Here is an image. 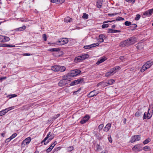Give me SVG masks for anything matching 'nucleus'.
<instances>
[{
	"label": "nucleus",
	"instance_id": "f257e3e1",
	"mask_svg": "<svg viewBox=\"0 0 153 153\" xmlns=\"http://www.w3.org/2000/svg\"><path fill=\"white\" fill-rule=\"evenodd\" d=\"M89 57V55L88 54H82L76 57L74 59V61L75 62L78 63L88 58Z\"/></svg>",
	"mask_w": 153,
	"mask_h": 153
},
{
	"label": "nucleus",
	"instance_id": "f03ea898",
	"mask_svg": "<svg viewBox=\"0 0 153 153\" xmlns=\"http://www.w3.org/2000/svg\"><path fill=\"white\" fill-rule=\"evenodd\" d=\"M120 67L119 66H116L113 68H112L110 71L107 72L105 75L106 77H108L110 76L113 75L116 72V71L117 69H119Z\"/></svg>",
	"mask_w": 153,
	"mask_h": 153
},
{
	"label": "nucleus",
	"instance_id": "7ed1b4c3",
	"mask_svg": "<svg viewBox=\"0 0 153 153\" xmlns=\"http://www.w3.org/2000/svg\"><path fill=\"white\" fill-rule=\"evenodd\" d=\"M68 42V38H63L60 39L57 42L58 45H63L67 43Z\"/></svg>",
	"mask_w": 153,
	"mask_h": 153
},
{
	"label": "nucleus",
	"instance_id": "20e7f679",
	"mask_svg": "<svg viewBox=\"0 0 153 153\" xmlns=\"http://www.w3.org/2000/svg\"><path fill=\"white\" fill-rule=\"evenodd\" d=\"M81 72V71L78 69H75V70L71 71L69 73L70 75L71 78L72 77L76 76L79 74Z\"/></svg>",
	"mask_w": 153,
	"mask_h": 153
},
{
	"label": "nucleus",
	"instance_id": "39448f33",
	"mask_svg": "<svg viewBox=\"0 0 153 153\" xmlns=\"http://www.w3.org/2000/svg\"><path fill=\"white\" fill-rule=\"evenodd\" d=\"M84 81L83 78H79L76 80L73 81L70 84L71 86L75 85L82 83Z\"/></svg>",
	"mask_w": 153,
	"mask_h": 153
},
{
	"label": "nucleus",
	"instance_id": "423d86ee",
	"mask_svg": "<svg viewBox=\"0 0 153 153\" xmlns=\"http://www.w3.org/2000/svg\"><path fill=\"white\" fill-rule=\"evenodd\" d=\"M150 109L149 108L147 114L146 113H144L143 117V119H149L151 117L152 115V111H150Z\"/></svg>",
	"mask_w": 153,
	"mask_h": 153
},
{
	"label": "nucleus",
	"instance_id": "0eeeda50",
	"mask_svg": "<svg viewBox=\"0 0 153 153\" xmlns=\"http://www.w3.org/2000/svg\"><path fill=\"white\" fill-rule=\"evenodd\" d=\"M70 80H65L64 79H62L58 83V85L60 87L65 86L66 84H68L70 82Z\"/></svg>",
	"mask_w": 153,
	"mask_h": 153
},
{
	"label": "nucleus",
	"instance_id": "6e6552de",
	"mask_svg": "<svg viewBox=\"0 0 153 153\" xmlns=\"http://www.w3.org/2000/svg\"><path fill=\"white\" fill-rule=\"evenodd\" d=\"M140 135H135L132 136L131 137L130 142L133 143L137 141H139L140 139Z\"/></svg>",
	"mask_w": 153,
	"mask_h": 153
},
{
	"label": "nucleus",
	"instance_id": "1a4fd4ad",
	"mask_svg": "<svg viewBox=\"0 0 153 153\" xmlns=\"http://www.w3.org/2000/svg\"><path fill=\"white\" fill-rule=\"evenodd\" d=\"M141 144H139L135 145L132 148V150L135 152L140 151L142 149Z\"/></svg>",
	"mask_w": 153,
	"mask_h": 153
},
{
	"label": "nucleus",
	"instance_id": "9d476101",
	"mask_svg": "<svg viewBox=\"0 0 153 153\" xmlns=\"http://www.w3.org/2000/svg\"><path fill=\"white\" fill-rule=\"evenodd\" d=\"M130 45L128 39L125 40L124 41L120 43V47H125V46H128Z\"/></svg>",
	"mask_w": 153,
	"mask_h": 153
},
{
	"label": "nucleus",
	"instance_id": "9b49d317",
	"mask_svg": "<svg viewBox=\"0 0 153 153\" xmlns=\"http://www.w3.org/2000/svg\"><path fill=\"white\" fill-rule=\"evenodd\" d=\"M99 93V91H96V90L90 92L88 95V97H91L94 96H96Z\"/></svg>",
	"mask_w": 153,
	"mask_h": 153
},
{
	"label": "nucleus",
	"instance_id": "f8f14e48",
	"mask_svg": "<svg viewBox=\"0 0 153 153\" xmlns=\"http://www.w3.org/2000/svg\"><path fill=\"white\" fill-rule=\"evenodd\" d=\"M31 140L30 137H28L24 140L22 143V145H23V144L28 145Z\"/></svg>",
	"mask_w": 153,
	"mask_h": 153
},
{
	"label": "nucleus",
	"instance_id": "ddd939ff",
	"mask_svg": "<svg viewBox=\"0 0 153 153\" xmlns=\"http://www.w3.org/2000/svg\"><path fill=\"white\" fill-rule=\"evenodd\" d=\"M152 13H153V8L146 11L143 13V15L144 16H150L152 15Z\"/></svg>",
	"mask_w": 153,
	"mask_h": 153
},
{
	"label": "nucleus",
	"instance_id": "4468645a",
	"mask_svg": "<svg viewBox=\"0 0 153 153\" xmlns=\"http://www.w3.org/2000/svg\"><path fill=\"white\" fill-rule=\"evenodd\" d=\"M128 39L130 45H131L135 43L136 42V38L134 36L131 37Z\"/></svg>",
	"mask_w": 153,
	"mask_h": 153
},
{
	"label": "nucleus",
	"instance_id": "2eb2a0df",
	"mask_svg": "<svg viewBox=\"0 0 153 153\" xmlns=\"http://www.w3.org/2000/svg\"><path fill=\"white\" fill-rule=\"evenodd\" d=\"M111 125L110 123H108L105 126L103 129V131L105 132L108 131L111 127Z\"/></svg>",
	"mask_w": 153,
	"mask_h": 153
},
{
	"label": "nucleus",
	"instance_id": "dca6fc26",
	"mask_svg": "<svg viewBox=\"0 0 153 153\" xmlns=\"http://www.w3.org/2000/svg\"><path fill=\"white\" fill-rule=\"evenodd\" d=\"M106 59H107L105 57H103L102 58H101L97 62L96 64L97 65H99V64L105 61L106 60Z\"/></svg>",
	"mask_w": 153,
	"mask_h": 153
},
{
	"label": "nucleus",
	"instance_id": "f3484780",
	"mask_svg": "<svg viewBox=\"0 0 153 153\" xmlns=\"http://www.w3.org/2000/svg\"><path fill=\"white\" fill-rule=\"evenodd\" d=\"M108 33H120L121 32V31L120 30H114L111 29H108Z\"/></svg>",
	"mask_w": 153,
	"mask_h": 153
},
{
	"label": "nucleus",
	"instance_id": "a211bd4d",
	"mask_svg": "<svg viewBox=\"0 0 153 153\" xmlns=\"http://www.w3.org/2000/svg\"><path fill=\"white\" fill-rule=\"evenodd\" d=\"M153 64V62L152 61H149L147 62L145 64L146 66L148 68H149Z\"/></svg>",
	"mask_w": 153,
	"mask_h": 153
},
{
	"label": "nucleus",
	"instance_id": "6ab92c4d",
	"mask_svg": "<svg viewBox=\"0 0 153 153\" xmlns=\"http://www.w3.org/2000/svg\"><path fill=\"white\" fill-rule=\"evenodd\" d=\"M62 78L63 79H64L65 80H68V79L71 78L69 73L67 74V75L63 76H62Z\"/></svg>",
	"mask_w": 153,
	"mask_h": 153
},
{
	"label": "nucleus",
	"instance_id": "aec40b11",
	"mask_svg": "<svg viewBox=\"0 0 153 153\" xmlns=\"http://www.w3.org/2000/svg\"><path fill=\"white\" fill-rule=\"evenodd\" d=\"M59 65H54L51 67V69L55 72L59 71Z\"/></svg>",
	"mask_w": 153,
	"mask_h": 153
},
{
	"label": "nucleus",
	"instance_id": "412c9836",
	"mask_svg": "<svg viewBox=\"0 0 153 153\" xmlns=\"http://www.w3.org/2000/svg\"><path fill=\"white\" fill-rule=\"evenodd\" d=\"M104 35L103 34H101L99 35V39L98 41L100 42H103L104 41L103 38L105 37Z\"/></svg>",
	"mask_w": 153,
	"mask_h": 153
},
{
	"label": "nucleus",
	"instance_id": "4be33fe9",
	"mask_svg": "<svg viewBox=\"0 0 153 153\" xmlns=\"http://www.w3.org/2000/svg\"><path fill=\"white\" fill-rule=\"evenodd\" d=\"M65 69L66 68L65 66L59 65V71L63 72L65 70Z\"/></svg>",
	"mask_w": 153,
	"mask_h": 153
},
{
	"label": "nucleus",
	"instance_id": "5701e85b",
	"mask_svg": "<svg viewBox=\"0 0 153 153\" xmlns=\"http://www.w3.org/2000/svg\"><path fill=\"white\" fill-rule=\"evenodd\" d=\"M60 49L59 48H51L50 49L48 50V51H51V52H54V51H60Z\"/></svg>",
	"mask_w": 153,
	"mask_h": 153
},
{
	"label": "nucleus",
	"instance_id": "b1692460",
	"mask_svg": "<svg viewBox=\"0 0 153 153\" xmlns=\"http://www.w3.org/2000/svg\"><path fill=\"white\" fill-rule=\"evenodd\" d=\"M25 29L26 26L25 25H24L22 27L16 29V31H22L24 30Z\"/></svg>",
	"mask_w": 153,
	"mask_h": 153
},
{
	"label": "nucleus",
	"instance_id": "393cba45",
	"mask_svg": "<svg viewBox=\"0 0 153 153\" xmlns=\"http://www.w3.org/2000/svg\"><path fill=\"white\" fill-rule=\"evenodd\" d=\"M7 109H5L1 111H0V116H2L5 114L8 111H6Z\"/></svg>",
	"mask_w": 153,
	"mask_h": 153
},
{
	"label": "nucleus",
	"instance_id": "a878e982",
	"mask_svg": "<svg viewBox=\"0 0 153 153\" xmlns=\"http://www.w3.org/2000/svg\"><path fill=\"white\" fill-rule=\"evenodd\" d=\"M142 113L140 111H137L135 114V116L137 117H139L141 116Z\"/></svg>",
	"mask_w": 153,
	"mask_h": 153
},
{
	"label": "nucleus",
	"instance_id": "bb28decb",
	"mask_svg": "<svg viewBox=\"0 0 153 153\" xmlns=\"http://www.w3.org/2000/svg\"><path fill=\"white\" fill-rule=\"evenodd\" d=\"M103 1H97V7L99 8H101L102 5V3Z\"/></svg>",
	"mask_w": 153,
	"mask_h": 153
},
{
	"label": "nucleus",
	"instance_id": "cd10ccee",
	"mask_svg": "<svg viewBox=\"0 0 153 153\" xmlns=\"http://www.w3.org/2000/svg\"><path fill=\"white\" fill-rule=\"evenodd\" d=\"M3 42H8L10 40V38L8 37L7 36H3Z\"/></svg>",
	"mask_w": 153,
	"mask_h": 153
},
{
	"label": "nucleus",
	"instance_id": "c85d7f7f",
	"mask_svg": "<svg viewBox=\"0 0 153 153\" xmlns=\"http://www.w3.org/2000/svg\"><path fill=\"white\" fill-rule=\"evenodd\" d=\"M3 47H15V45H11L7 44H3Z\"/></svg>",
	"mask_w": 153,
	"mask_h": 153
},
{
	"label": "nucleus",
	"instance_id": "c756f323",
	"mask_svg": "<svg viewBox=\"0 0 153 153\" xmlns=\"http://www.w3.org/2000/svg\"><path fill=\"white\" fill-rule=\"evenodd\" d=\"M95 146L96 147V151H100L102 150V148L100 146V145L98 144H97L95 145Z\"/></svg>",
	"mask_w": 153,
	"mask_h": 153
},
{
	"label": "nucleus",
	"instance_id": "7c9ffc66",
	"mask_svg": "<svg viewBox=\"0 0 153 153\" xmlns=\"http://www.w3.org/2000/svg\"><path fill=\"white\" fill-rule=\"evenodd\" d=\"M115 80L113 79H110L108 80L107 82L108 85H112L115 82Z\"/></svg>",
	"mask_w": 153,
	"mask_h": 153
},
{
	"label": "nucleus",
	"instance_id": "2f4dec72",
	"mask_svg": "<svg viewBox=\"0 0 153 153\" xmlns=\"http://www.w3.org/2000/svg\"><path fill=\"white\" fill-rule=\"evenodd\" d=\"M146 66H145V65H143L142 67V68L140 70V71L141 72H143L144 71H145L147 69H148V68H147V67H146Z\"/></svg>",
	"mask_w": 153,
	"mask_h": 153
},
{
	"label": "nucleus",
	"instance_id": "473e14b6",
	"mask_svg": "<svg viewBox=\"0 0 153 153\" xmlns=\"http://www.w3.org/2000/svg\"><path fill=\"white\" fill-rule=\"evenodd\" d=\"M151 141V139L149 138H148L146 140H145L143 142V144H146L149 142H150Z\"/></svg>",
	"mask_w": 153,
	"mask_h": 153
},
{
	"label": "nucleus",
	"instance_id": "72a5a7b5",
	"mask_svg": "<svg viewBox=\"0 0 153 153\" xmlns=\"http://www.w3.org/2000/svg\"><path fill=\"white\" fill-rule=\"evenodd\" d=\"M107 82H101V86L103 87H105L108 85Z\"/></svg>",
	"mask_w": 153,
	"mask_h": 153
},
{
	"label": "nucleus",
	"instance_id": "f704fd0d",
	"mask_svg": "<svg viewBox=\"0 0 153 153\" xmlns=\"http://www.w3.org/2000/svg\"><path fill=\"white\" fill-rule=\"evenodd\" d=\"M71 18H69L68 17H67L65 18L64 19V21L66 22H70L71 20Z\"/></svg>",
	"mask_w": 153,
	"mask_h": 153
},
{
	"label": "nucleus",
	"instance_id": "c9c22d12",
	"mask_svg": "<svg viewBox=\"0 0 153 153\" xmlns=\"http://www.w3.org/2000/svg\"><path fill=\"white\" fill-rule=\"evenodd\" d=\"M99 44L100 43L99 42H97L96 43H93L92 44L90 45V46L91 48H93L96 46H99Z\"/></svg>",
	"mask_w": 153,
	"mask_h": 153
},
{
	"label": "nucleus",
	"instance_id": "e433bc0d",
	"mask_svg": "<svg viewBox=\"0 0 153 153\" xmlns=\"http://www.w3.org/2000/svg\"><path fill=\"white\" fill-rule=\"evenodd\" d=\"M137 27V25L136 24H134L132 25V26H130L131 30H134V29L136 28Z\"/></svg>",
	"mask_w": 153,
	"mask_h": 153
},
{
	"label": "nucleus",
	"instance_id": "4c0bfd02",
	"mask_svg": "<svg viewBox=\"0 0 153 153\" xmlns=\"http://www.w3.org/2000/svg\"><path fill=\"white\" fill-rule=\"evenodd\" d=\"M124 20V18L119 17H118L115 20H114L117 21H120L121 20Z\"/></svg>",
	"mask_w": 153,
	"mask_h": 153
},
{
	"label": "nucleus",
	"instance_id": "58836bf2",
	"mask_svg": "<svg viewBox=\"0 0 153 153\" xmlns=\"http://www.w3.org/2000/svg\"><path fill=\"white\" fill-rule=\"evenodd\" d=\"M82 17L83 19H87L88 18V15L85 13H84Z\"/></svg>",
	"mask_w": 153,
	"mask_h": 153
},
{
	"label": "nucleus",
	"instance_id": "ea45409f",
	"mask_svg": "<svg viewBox=\"0 0 153 153\" xmlns=\"http://www.w3.org/2000/svg\"><path fill=\"white\" fill-rule=\"evenodd\" d=\"M143 149L145 151H148L150 149V148L149 146H146L144 147Z\"/></svg>",
	"mask_w": 153,
	"mask_h": 153
},
{
	"label": "nucleus",
	"instance_id": "a19ab883",
	"mask_svg": "<svg viewBox=\"0 0 153 153\" xmlns=\"http://www.w3.org/2000/svg\"><path fill=\"white\" fill-rule=\"evenodd\" d=\"M131 25L130 22L126 21L125 22V25L126 26H129Z\"/></svg>",
	"mask_w": 153,
	"mask_h": 153
},
{
	"label": "nucleus",
	"instance_id": "79ce46f5",
	"mask_svg": "<svg viewBox=\"0 0 153 153\" xmlns=\"http://www.w3.org/2000/svg\"><path fill=\"white\" fill-rule=\"evenodd\" d=\"M140 14H137L135 18V20H138L140 19Z\"/></svg>",
	"mask_w": 153,
	"mask_h": 153
},
{
	"label": "nucleus",
	"instance_id": "37998d69",
	"mask_svg": "<svg viewBox=\"0 0 153 153\" xmlns=\"http://www.w3.org/2000/svg\"><path fill=\"white\" fill-rule=\"evenodd\" d=\"M89 118V117L88 116H86L84 117L83 118V119L85 120L86 122H87Z\"/></svg>",
	"mask_w": 153,
	"mask_h": 153
},
{
	"label": "nucleus",
	"instance_id": "c03bdc74",
	"mask_svg": "<svg viewBox=\"0 0 153 153\" xmlns=\"http://www.w3.org/2000/svg\"><path fill=\"white\" fill-rule=\"evenodd\" d=\"M84 48L85 49H91V47L90 46V45H88L84 46Z\"/></svg>",
	"mask_w": 153,
	"mask_h": 153
},
{
	"label": "nucleus",
	"instance_id": "a18cd8bd",
	"mask_svg": "<svg viewBox=\"0 0 153 153\" xmlns=\"http://www.w3.org/2000/svg\"><path fill=\"white\" fill-rule=\"evenodd\" d=\"M43 38L44 39V41H46L47 40V36L46 34H43L42 35Z\"/></svg>",
	"mask_w": 153,
	"mask_h": 153
},
{
	"label": "nucleus",
	"instance_id": "49530a36",
	"mask_svg": "<svg viewBox=\"0 0 153 153\" xmlns=\"http://www.w3.org/2000/svg\"><path fill=\"white\" fill-rule=\"evenodd\" d=\"M74 149V148L73 146H70L67 148V150L68 151H71Z\"/></svg>",
	"mask_w": 153,
	"mask_h": 153
},
{
	"label": "nucleus",
	"instance_id": "de8ad7c7",
	"mask_svg": "<svg viewBox=\"0 0 153 153\" xmlns=\"http://www.w3.org/2000/svg\"><path fill=\"white\" fill-rule=\"evenodd\" d=\"M17 134L16 133H14L13 134H12V135L10 136V138H11V139H13V138H14V137H15L17 135Z\"/></svg>",
	"mask_w": 153,
	"mask_h": 153
},
{
	"label": "nucleus",
	"instance_id": "09e8293b",
	"mask_svg": "<svg viewBox=\"0 0 153 153\" xmlns=\"http://www.w3.org/2000/svg\"><path fill=\"white\" fill-rule=\"evenodd\" d=\"M108 27V24H104L102 25V27L103 28H104L105 27Z\"/></svg>",
	"mask_w": 153,
	"mask_h": 153
},
{
	"label": "nucleus",
	"instance_id": "8fccbe9b",
	"mask_svg": "<svg viewBox=\"0 0 153 153\" xmlns=\"http://www.w3.org/2000/svg\"><path fill=\"white\" fill-rule=\"evenodd\" d=\"M127 2H132V3H134L135 2V0H125Z\"/></svg>",
	"mask_w": 153,
	"mask_h": 153
},
{
	"label": "nucleus",
	"instance_id": "3c124183",
	"mask_svg": "<svg viewBox=\"0 0 153 153\" xmlns=\"http://www.w3.org/2000/svg\"><path fill=\"white\" fill-rule=\"evenodd\" d=\"M103 127V124H101L99 126L98 128L99 129V130H101Z\"/></svg>",
	"mask_w": 153,
	"mask_h": 153
},
{
	"label": "nucleus",
	"instance_id": "603ef678",
	"mask_svg": "<svg viewBox=\"0 0 153 153\" xmlns=\"http://www.w3.org/2000/svg\"><path fill=\"white\" fill-rule=\"evenodd\" d=\"M119 14V13H109L108 14V15L109 16H114L117 14Z\"/></svg>",
	"mask_w": 153,
	"mask_h": 153
},
{
	"label": "nucleus",
	"instance_id": "864d4df0",
	"mask_svg": "<svg viewBox=\"0 0 153 153\" xmlns=\"http://www.w3.org/2000/svg\"><path fill=\"white\" fill-rule=\"evenodd\" d=\"M3 36L0 35V42H3Z\"/></svg>",
	"mask_w": 153,
	"mask_h": 153
},
{
	"label": "nucleus",
	"instance_id": "5fc2aeb1",
	"mask_svg": "<svg viewBox=\"0 0 153 153\" xmlns=\"http://www.w3.org/2000/svg\"><path fill=\"white\" fill-rule=\"evenodd\" d=\"M58 0H51V1L52 3H58Z\"/></svg>",
	"mask_w": 153,
	"mask_h": 153
},
{
	"label": "nucleus",
	"instance_id": "6e6d98bb",
	"mask_svg": "<svg viewBox=\"0 0 153 153\" xmlns=\"http://www.w3.org/2000/svg\"><path fill=\"white\" fill-rule=\"evenodd\" d=\"M60 116V114H58L56 115L55 116H54L53 117V119L54 120L57 118L58 117H59Z\"/></svg>",
	"mask_w": 153,
	"mask_h": 153
},
{
	"label": "nucleus",
	"instance_id": "4d7b16f0",
	"mask_svg": "<svg viewBox=\"0 0 153 153\" xmlns=\"http://www.w3.org/2000/svg\"><path fill=\"white\" fill-rule=\"evenodd\" d=\"M49 137L50 138L48 139V140H52L54 137L53 135L52 134H50Z\"/></svg>",
	"mask_w": 153,
	"mask_h": 153
},
{
	"label": "nucleus",
	"instance_id": "13d9d810",
	"mask_svg": "<svg viewBox=\"0 0 153 153\" xmlns=\"http://www.w3.org/2000/svg\"><path fill=\"white\" fill-rule=\"evenodd\" d=\"M14 108V106H12V107H10L8 108H6L7 109V110H6V111H8L9 110H11L12 109H13Z\"/></svg>",
	"mask_w": 153,
	"mask_h": 153
},
{
	"label": "nucleus",
	"instance_id": "bf43d9fd",
	"mask_svg": "<svg viewBox=\"0 0 153 153\" xmlns=\"http://www.w3.org/2000/svg\"><path fill=\"white\" fill-rule=\"evenodd\" d=\"M32 54L29 53H24L23 54V55L24 56H30Z\"/></svg>",
	"mask_w": 153,
	"mask_h": 153
},
{
	"label": "nucleus",
	"instance_id": "052dcab7",
	"mask_svg": "<svg viewBox=\"0 0 153 153\" xmlns=\"http://www.w3.org/2000/svg\"><path fill=\"white\" fill-rule=\"evenodd\" d=\"M108 140L111 143L112 142V140L111 136L108 137Z\"/></svg>",
	"mask_w": 153,
	"mask_h": 153
},
{
	"label": "nucleus",
	"instance_id": "680f3d73",
	"mask_svg": "<svg viewBox=\"0 0 153 153\" xmlns=\"http://www.w3.org/2000/svg\"><path fill=\"white\" fill-rule=\"evenodd\" d=\"M86 122L85 121V120H84L83 119L80 121V123L81 124H84Z\"/></svg>",
	"mask_w": 153,
	"mask_h": 153
},
{
	"label": "nucleus",
	"instance_id": "e2e57ef3",
	"mask_svg": "<svg viewBox=\"0 0 153 153\" xmlns=\"http://www.w3.org/2000/svg\"><path fill=\"white\" fill-rule=\"evenodd\" d=\"M52 149L49 147L46 150L47 152H50Z\"/></svg>",
	"mask_w": 153,
	"mask_h": 153
},
{
	"label": "nucleus",
	"instance_id": "0e129e2a",
	"mask_svg": "<svg viewBox=\"0 0 153 153\" xmlns=\"http://www.w3.org/2000/svg\"><path fill=\"white\" fill-rule=\"evenodd\" d=\"M7 78V77H0V79H1V81H2L4 79H5Z\"/></svg>",
	"mask_w": 153,
	"mask_h": 153
},
{
	"label": "nucleus",
	"instance_id": "69168bd1",
	"mask_svg": "<svg viewBox=\"0 0 153 153\" xmlns=\"http://www.w3.org/2000/svg\"><path fill=\"white\" fill-rule=\"evenodd\" d=\"M58 3H62L64 2L65 1V0H58Z\"/></svg>",
	"mask_w": 153,
	"mask_h": 153
},
{
	"label": "nucleus",
	"instance_id": "338daca9",
	"mask_svg": "<svg viewBox=\"0 0 153 153\" xmlns=\"http://www.w3.org/2000/svg\"><path fill=\"white\" fill-rule=\"evenodd\" d=\"M115 21V20H112V21H105V22H103V23H108L109 22H112Z\"/></svg>",
	"mask_w": 153,
	"mask_h": 153
},
{
	"label": "nucleus",
	"instance_id": "774afa93",
	"mask_svg": "<svg viewBox=\"0 0 153 153\" xmlns=\"http://www.w3.org/2000/svg\"><path fill=\"white\" fill-rule=\"evenodd\" d=\"M48 138L47 137H45V138L42 141V142L41 143H42L43 142H44V143H45V142L46 141V140Z\"/></svg>",
	"mask_w": 153,
	"mask_h": 153
}]
</instances>
